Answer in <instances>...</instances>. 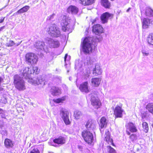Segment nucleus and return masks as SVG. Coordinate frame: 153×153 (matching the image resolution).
<instances>
[{
    "label": "nucleus",
    "mask_w": 153,
    "mask_h": 153,
    "mask_svg": "<svg viewBox=\"0 0 153 153\" xmlns=\"http://www.w3.org/2000/svg\"><path fill=\"white\" fill-rule=\"evenodd\" d=\"M96 46L95 42L91 37H87L82 39L80 47L82 51L85 54H88L92 53Z\"/></svg>",
    "instance_id": "f257e3e1"
},
{
    "label": "nucleus",
    "mask_w": 153,
    "mask_h": 153,
    "mask_svg": "<svg viewBox=\"0 0 153 153\" xmlns=\"http://www.w3.org/2000/svg\"><path fill=\"white\" fill-rule=\"evenodd\" d=\"M13 84L15 88L19 91H21L25 89V82L18 74L13 76Z\"/></svg>",
    "instance_id": "f03ea898"
},
{
    "label": "nucleus",
    "mask_w": 153,
    "mask_h": 153,
    "mask_svg": "<svg viewBox=\"0 0 153 153\" xmlns=\"http://www.w3.org/2000/svg\"><path fill=\"white\" fill-rule=\"evenodd\" d=\"M25 61L29 64L34 65L36 64L38 57L36 55L32 53H27L25 56Z\"/></svg>",
    "instance_id": "7ed1b4c3"
},
{
    "label": "nucleus",
    "mask_w": 153,
    "mask_h": 153,
    "mask_svg": "<svg viewBox=\"0 0 153 153\" xmlns=\"http://www.w3.org/2000/svg\"><path fill=\"white\" fill-rule=\"evenodd\" d=\"M81 136L84 141L88 144H91L93 140V135L90 131L84 130L81 132Z\"/></svg>",
    "instance_id": "20e7f679"
},
{
    "label": "nucleus",
    "mask_w": 153,
    "mask_h": 153,
    "mask_svg": "<svg viewBox=\"0 0 153 153\" xmlns=\"http://www.w3.org/2000/svg\"><path fill=\"white\" fill-rule=\"evenodd\" d=\"M122 104L120 103L119 105H117L114 108H113V114L115 116V118L122 117L123 113L124 111L122 108Z\"/></svg>",
    "instance_id": "39448f33"
},
{
    "label": "nucleus",
    "mask_w": 153,
    "mask_h": 153,
    "mask_svg": "<svg viewBox=\"0 0 153 153\" xmlns=\"http://www.w3.org/2000/svg\"><path fill=\"white\" fill-rule=\"evenodd\" d=\"M68 18L65 16H64L61 24L62 30L64 32L70 31L71 27L68 23Z\"/></svg>",
    "instance_id": "423d86ee"
},
{
    "label": "nucleus",
    "mask_w": 153,
    "mask_h": 153,
    "mask_svg": "<svg viewBox=\"0 0 153 153\" xmlns=\"http://www.w3.org/2000/svg\"><path fill=\"white\" fill-rule=\"evenodd\" d=\"M92 31L95 35L100 36L104 32V30L102 26L100 24H94L92 26Z\"/></svg>",
    "instance_id": "0eeeda50"
},
{
    "label": "nucleus",
    "mask_w": 153,
    "mask_h": 153,
    "mask_svg": "<svg viewBox=\"0 0 153 153\" xmlns=\"http://www.w3.org/2000/svg\"><path fill=\"white\" fill-rule=\"evenodd\" d=\"M126 132L128 135H130L131 132H136L137 131V129L136 126L133 123L131 122L128 123L126 126Z\"/></svg>",
    "instance_id": "6e6552de"
},
{
    "label": "nucleus",
    "mask_w": 153,
    "mask_h": 153,
    "mask_svg": "<svg viewBox=\"0 0 153 153\" xmlns=\"http://www.w3.org/2000/svg\"><path fill=\"white\" fill-rule=\"evenodd\" d=\"M114 15L108 12H106L102 13L100 16V19L102 24L107 23L108 22V19L110 18L112 19L113 18Z\"/></svg>",
    "instance_id": "1a4fd4ad"
},
{
    "label": "nucleus",
    "mask_w": 153,
    "mask_h": 153,
    "mask_svg": "<svg viewBox=\"0 0 153 153\" xmlns=\"http://www.w3.org/2000/svg\"><path fill=\"white\" fill-rule=\"evenodd\" d=\"M91 104L94 108L96 109L100 108L102 106V103L100 100L94 97L91 99Z\"/></svg>",
    "instance_id": "9d476101"
},
{
    "label": "nucleus",
    "mask_w": 153,
    "mask_h": 153,
    "mask_svg": "<svg viewBox=\"0 0 153 153\" xmlns=\"http://www.w3.org/2000/svg\"><path fill=\"white\" fill-rule=\"evenodd\" d=\"M79 89L82 92L88 93L89 91L88 82L85 81L81 83L79 87Z\"/></svg>",
    "instance_id": "9b49d317"
},
{
    "label": "nucleus",
    "mask_w": 153,
    "mask_h": 153,
    "mask_svg": "<svg viewBox=\"0 0 153 153\" xmlns=\"http://www.w3.org/2000/svg\"><path fill=\"white\" fill-rule=\"evenodd\" d=\"M48 33L56 37H59L60 35V32L55 26H51L49 29Z\"/></svg>",
    "instance_id": "f8f14e48"
},
{
    "label": "nucleus",
    "mask_w": 153,
    "mask_h": 153,
    "mask_svg": "<svg viewBox=\"0 0 153 153\" xmlns=\"http://www.w3.org/2000/svg\"><path fill=\"white\" fill-rule=\"evenodd\" d=\"M60 113L62 114V117L63 120L66 125H69L71 124V122L69 118V113L68 111H62Z\"/></svg>",
    "instance_id": "ddd939ff"
},
{
    "label": "nucleus",
    "mask_w": 153,
    "mask_h": 153,
    "mask_svg": "<svg viewBox=\"0 0 153 153\" xmlns=\"http://www.w3.org/2000/svg\"><path fill=\"white\" fill-rule=\"evenodd\" d=\"M32 72L30 70L29 71L28 67L25 68L22 72L21 76L24 77L26 79H32L31 75L32 74Z\"/></svg>",
    "instance_id": "4468645a"
},
{
    "label": "nucleus",
    "mask_w": 153,
    "mask_h": 153,
    "mask_svg": "<svg viewBox=\"0 0 153 153\" xmlns=\"http://www.w3.org/2000/svg\"><path fill=\"white\" fill-rule=\"evenodd\" d=\"M152 22L151 19L148 18H143L142 20V28L144 29L148 28Z\"/></svg>",
    "instance_id": "2eb2a0df"
},
{
    "label": "nucleus",
    "mask_w": 153,
    "mask_h": 153,
    "mask_svg": "<svg viewBox=\"0 0 153 153\" xmlns=\"http://www.w3.org/2000/svg\"><path fill=\"white\" fill-rule=\"evenodd\" d=\"M66 141V138L62 136H60L58 138H55L53 140V142L54 143L58 145H63L64 144Z\"/></svg>",
    "instance_id": "dca6fc26"
},
{
    "label": "nucleus",
    "mask_w": 153,
    "mask_h": 153,
    "mask_svg": "<svg viewBox=\"0 0 153 153\" xmlns=\"http://www.w3.org/2000/svg\"><path fill=\"white\" fill-rule=\"evenodd\" d=\"M100 3L102 6L106 9H110L112 7L109 0H100Z\"/></svg>",
    "instance_id": "f3484780"
},
{
    "label": "nucleus",
    "mask_w": 153,
    "mask_h": 153,
    "mask_svg": "<svg viewBox=\"0 0 153 153\" xmlns=\"http://www.w3.org/2000/svg\"><path fill=\"white\" fill-rule=\"evenodd\" d=\"M102 73V70L100 66L98 64L95 65V68L93 70V74L95 76L101 75Z\"/></svg>",
    "instance_id": "a211bd4d"
},
{
    "label": "nucleus",
    "mask_w": 153,
    "mask_h": 153,
    "mask_svg": "<svg viewBox=\"0 0 153 153\" xmlns=\"http://www.w3.org/2000/svg\"><path fill=\"white\" fill-rule=\"evenodd\" d=\"M79 11V9L76 7L71 5L69 6L67 9V11L69 13H71L72 14H76Z\"/></svg>",
    "instance_id": "6ab92c4d"
},
{
    "label": "nucleus",
    "mask_w": 153,
    "mask_h": 153,
    "mask_svg": "<svg viewBox=\"0 0 153 153\" xmlns=\"http://www.w3.org/2000/svg\"><path fill=\"white\" fill-rule=\"evenodd\" d=\"M105 140L107 142L108 144H111L113 146L115 147V145L113 143L112 139L111 138L110 132L108 130L105 132Z\"/></svg>",
    "instance_id": "aec40b11"
},
{
    "label": "nucleus",
    "mask_w": 153,
    "mask_h": 153,
    "mask_svg": "<svg viewBox=\"0 0 153 153\" xmlns=\"http://www.w3.org/2000/svg\"><path fill=\"white\" fill-rule=\"evenodd\" d=\"M51 94L53 96H56L59 95L61 93V91L59 88L56 86H52L51 89Z\"/></svg>",
    "instance_id": "412c9836"
},
{
    "label": "nucleus",
    "mask_w": 153,
    "mask_h": 153,
    "mask_svg": "<svg viewBox=\"0 0 153 153\" xmlns=\"http://www.w3.org/2000/svg\"><path fill=\"white\" fill-rule=\"evenodd\" d=\"M4 144L5 147L7 149L12 148L14 146V143L13 141L8 138L5 139Z\"/></svg>",
    "instance_id": "4be33fe9"
},
{
    "label": "nucleus",
    "mask_w": 153,
    "mask_h": 153,
    "mask_svg": "<svg viewBox=\"0 0 153 153\" xmlns=\"http://www.w3.org/2000/svg\"><path fill=\"white\" fill-rule=\"evenodd\" d=\"M100 123L99 124L100 129H102L107 126L108 123L106 117L103 116L100 120Z\"/></svg>",
    "instance_id": "5701e85b"
},
{
    "label": "nucleus",
    "mask_w": 153,
    "mask_h": 153,
    "mask_svg": "<svg viewBox=\"0 0 153 153\" xmlns=\"http://www.w3.org/2000/svg\"><path fill=\"white\" fill-rule=\"evenodd\" d=\"M101 79L100 77L92 78L91 79V83L94 87H97L100 84Z\"/></svg>",
    "instance_id": "b1692460"
},
{
    "label": "nucleus",
    "mask_w": 153,
    "mask_h": 153,
    "mask_svg": "<svg viewBox=\"0 0 153 153\" xmlns=\"http://www.w3.org/2000/svg\"><path fill=\"white\" fill-rule=\"evenodd\" d=\"M85 126L87 129V130L88 131L91 130V129L93 130L94 126V124L93 120L91 119L88 120L86 122Z\"/></svg>",
    "instance_id": "393cba45"
},
{
    "label": "nucleus",
    "mask_w": 153,
    "mask_h": 153,
    "mask_svg": "<svg viewBox=\"0 0 153 153\" xmlns=\"http://www.w3.org/2000/svg\"><path fill=\"white\" fill-rule=\"evenodd\" d=\"M80 3L84 6L91 5L94 3L96 0H80Z\"/></svg>",
    "instance_id": "a878e982"
},
{
    "label": "nucleus",
    "mask_w": 153,
    "mask_h": 153,
    "mask_svg": "<svg viewBox=\"0 0 153 153\" xmlns=\"http://www.w3.org/2000/svg\"><path fill=\"white\" fill-rule=\"evenodd\" d=\"M66 100L65 96H63L60 98L53 100V102L55 103L58 104L59 103H62Z\"/></svg>",
    "instance_id": "bb28decb"
},
{
    "label": "nucleus",
    "mask_w": 153,
    "mask_h": 153,
    "mask_svg": "<svg viewBox=\"0 0 153 153\" xmlns=\"http://www.w3.org/2000/svg\"><path fill=\"white\" fill-rule=\"evenodd\" d=\"M30 7L28 6H25L22 8L20 9L16 13L18 14H21L27 12L29 9Z\"/></svg>",
    "instance_id": "cd10ccee"
},
{
    "label": "nucleus",
    "mask_w": 153,
    "mask_h": 153,
    "mask_svg": "<svg viewBox=\"0 0 153 153\" xmlns=\"http://www.w3.org/2000/svg\"><path fill=\"white\" fill-rule=\"evenodd\" d=\"M146 108L148 111L153 115V103H149L146 106Z\"/></svg>",
    "instance_id": "c85d7f7f"
},
{
    "label": "nucleus",
    "mask_w": 153,
    "mask_h": 153,
    "mask_svg": "<svg viewBox=\"0 0 153 153\" xmlns=\"http://www.w3.org/2000/svg\"><path fill=\"white\" fill-rule=\"evenodd\" d=\"M145 15L148 16H153V10L150 8H147L146 9Z\"/></svg>",
    "instance_id": "c756f323"
},
{
    "label": "nucleus",
    "mask_w": 153,
    "mask_h": 153,
    "mask_svg": "<svg viewBox=\"0 0 153 153\" xmlns=\"http://www.w3.org/2000/svg\"><path fill=\"white\" fill-rule=\"evenodd\" d=\"M147 41L149 44L153 45V33H151L149 35Z\"/></svg>",
    "instance_id": "7c9ffc66"
},
{
    "label": "nucleus",
    "mask_w": 153,
    "mask_h": 153,
    "mask_svg": "<svg viewBox=\"0 0 153 153\" xmlns=\"http://www.w3.org/2000/svg\"><path fill=\"white\" fill-rule=\"evenodd\" d=\"M143 131L145 133L148 132L149 130L148 124L146 122H143L142 124Z\"/></svg>",
    "instance_id": "2f4dec72"
},
{
    "label": "nucleus",
    "mask_w": 153,
    "mask_h": 153,
    "mask_svg": "<svg viewBox=\"0 0 153 153\" xmlns=\"http://www.w3.org/2000/svg\"><path fill=\"white\" fill-rule=\"evenodd\" d=\"M82 115V114L79 111L76 110L74 112V117L75 119L77 120L79 119Z\"/></svg>",
    "instance_id": "473e14b6"
},
{
    "label": "nucleus",
    "mask_w": 153,
    "mask_h": 153,
    "mask_svg": "<svg viewBox=\"0 0 153 153\" xmlns=\"http://www.w3.org/2000/svg\"><path fill=\"white\" fill-rule=\"evenodd\" d=\"M129 135V138L132 142H134L137 140L138 137L136 134H133L128 135Z\"/></svg>",
    "instance_id": "72a5a7b5"
},
{
    "label": "nucleus",
    "mask_w": 153,
    "mask_h": 153,
    "mask_svg": "<svg viewBox=\"0 0 153 153\" xmlns=\"http://www.w3.org/2000/svg\"><path fill=\"white\" fill-rule=\"evenodd\" d=\"M107 153H117L116 150L110 146H106Z\"/></svg>",
    "instance_id": "f704fd0d"
},
{
    "label": "nucleus",
    "mask_w": 153,
    "mask_h": 153,
    "mask_svg": "<svg viewBox=\"0 0 153 153\" xmlns=\"http://www.w3.org/2000/svg\"><path fill=\"white\" fill-rule=\"evenodd\" d=\"M59 42L57 41H53L51 43V47L52 48H56L59 47Z\"/></svg>",
    "instance_id": "c9c22d12"
},
{
    "label": "nucleus",
    "mask_w": 153,
    "mask_h": 153,
    "mask_svg": "<svg viewBox=\"0 0 153 153\" xmlns=\"http://www.w3.org/2000/svg\"><path fill=\"white\" fill-rule=\"evenodd\" d=\"M36 84L39 85H44L45 82L44 80L42 78L37 79L36 81Z\"/></svg>",
    "instance_id": "e433bc0d"
},
{
    "label": "nucleus",
    "mask_w": 153,
    "mask_h": 153,
    "mask_svg": "<svg viewBox=\"0 0 153 153\" xmlns=\"http://www.w3.org/2000/svg\"><path fill=\"white\" fill-rule=\"evenodd\" d=\"M30 153H40V152L37 148L34 147Z\"/></svg>",
    "instance_id": "4c0bfd02"
},
{
    "label": "nucleus",
    "mask_w": 153,
    "mask_h": 153,
    "mask_svg": "<svg viewBox=\"0 0 153 153\" xmlns=\"http://www.w3.org/2000/svg\"><path fill=\"white\" fill-rule=\"evenodd\" d=\"M14 45V43L13 41L10 40L9 42L7 43V46L8 47L12 46Z\"/></svg>",
    "instance_id": "58836bf2"
},
{
    "label": "nucleus",
    "mask_w": 153,
    "mask_h": 153,
    "mask_svg": "<svg viewBox=\"0 0 153 153\" xmlns=\"http://www.w3.org/2000/svg\"><path fill=\"white\" fill-rule=\"evenodd\" d=\"M98 20V19L97 17L92 20L91 21V24L92 25L94 24L95 23H97V21Z\"/></svg>",
    "instance_id": "ea45409f"
},
{
    "label": "nucleus",
    "mask_w": 153,
    "mask_h": 153,
    "mask_svg": "<svg viewBox=\"0 0 153 153\" xmlns=\"http://www.w3.org/2000/svg\"><path fill=\"white\" fill-rule=\"evenodd\" d=\"M142 53L144 56H147L149 54V53L148 52L145 51H143Z\"/></svg>",
    "instance_id": "a19ab883"
},
{
    "label": "nucleus",
    "mask_w": 153,
    "mask_h": 153,
    "mask_svg": "<svg viewBox=\"0 0 153 153\" xmlns=\"http://www.w3.org/2000/svg\"><path fill=\"white\" fill-rule=\"evenodd\" d=\"M147 113L146 112L141 114L142 117H145L147 115Z\"/></svg>",
    "instance_id": "79ce46f5"
},
{
    "label": "nucleus",
    "mask_w": 153,
    "mask_h": 153,
    "mask_svg": "<svg viewBox=\"0 0 153 153\" xmlns=\"http://www.w3.org/2000/svg\"><path fill=\"white\" fill-rule=\"evenodd\" d=\"M5 17H1L0 19V23H2L4 21Z\"/></svg>",
    "instance_id": "37998d69"
},
{
    "label": "nucleus",
    "mask_w": 153,
    "mask_h": 153,
    "mask_svg": "<svg viewBox=\"0 0 153 153\" xmlns=\"http://www.w3.org/2000/svg\"><path fill=\"white\" fill-rule=\"evenodd\" d=\"M67 56H68V54L67 53H66L65 55V56L64 57V61L65 62H66V58H67Z\"/></svg>",
    "instance_id": "c03bdc74"
},
{
    "label": "nucleus",
    "mask_w": 153,
    "mask_h": 153,
    "mask_svg": "<svg viewBox=\"0 0 153 153\" xmlns=\"http://www.w3.org/2000/svg\"><path fill=\"white\" fill-rule=\"evenodd\" d=\"M5 26H3L0 27V32L2 31L3 30Z\"/></svg>",
    "instance_id": "a18cd8bd"
},
{
    "label": "nucleus",
    "mask_w": 153,
    "mask_h": 153,
    "mask_svg": "<svg viewBox=\"0 0 153 153\" xmlns=\"http://www.w3.org/2000/svg\"><path fill=\"white\" fill-rule=\"evenodd\" d=\"M4 113V111L2 109L0 108V114H3Z\"/></svg>",
    "instance_id": "49530a36"
},
{
    "label": "nucleus",
    "mask_w": 153,
    "mask_h": 153,
    "mask_svg": "<svg viewBox=\"0 0 153 153\" xmlns=\"http://www.w3.org/2000/svg\"><path fill=\"white\" fill-rule=\"evenodd\" d=\"M3 80V78L1 76H0V85L1 84V82Z\"/></svg>",
    "instance_id": "de8ad7c7"
},
{
    "label": "nucleus",
    "mask_w": 153,
    "mask_h": 153,
    "mask_svg": "<svg viewBox=\"0 0 153 153\" xmlns=\"http://www.w3.org/2000/svg\"><path fill=\"white\" fill-rule=\"evenodd\" d=\"M131 9V7H129L126 10V12H128L129 10Z\"/></svg>",
    "instance_id": "09e8293b"
},
{
    "label": "nucleus",
    "mask_w": 153,
    "mask_h": 153,
    "mask_svg": "<svg viewBox=\"0 0 153 153\" xmlns=\"http://www.w3.org/2000/svg\"><path fill=\"white\" fill-rule=\"evenodd\" d=\"M4 89L3 88L1 87H0V91H2Z\"/></svg>",
    "instance_id": "8fccbe9b"
},
{
    "label": "nucleus",
    "mask_w": 153,
    "mask_h": 153,
    "mask_svg": "<svg viewBox=\"0 0 153 153\" xmlns=\"http://www.w3.org/2000/svg\"><path fill=\"white\" fill-rule=\"evenodd\" d=\"M111 1H114L115 0H110Z\"/></svg>",
    "instance_id": "3c124183"
},
{
    "label": "nucleus",
    "mask_w": 153,
    "mask_h": 153,
    "mask_svg": "<svg viewBox=\"0 0 153 153\" xmlns=\"http://www.w3.org/2000/svg\"><path fill=\"white\" fill-rule=\"evenodd\" d=\"M152 127L153 128V123L152 124Z\"/></svg>",
    "instance_id": "603ef678"
},
{
    "label": "nucleus",
    "mask_w": 153,
    "mask_h": 153,
    "mask_svg": "<svg viewBox=\"0 0 153 153\" xmlns=\"http://www.w3.org/2000/svg\"><path fill=\"white\" fill-rule=\"evenodd\" d=\"M137 150L138 151L139 150V149H137Z\"/></svg>",
    "instance_id": "864d4df0"
},
{
    "label": "nucleus",
    "mask_w": 153,
    "mask_h": 153,
    "mask_svg": "<svg viewBox=\"0 0 153 153\" xmlns=\"http://www.w3.org/2000/svg\"><path fill=\"white\" fill-rule=\"evenodd\" d=\"M1 10V9H0V10Z\"/></svg>",
    "instance_id": "5fc2aeb1"
}]
</instances>
